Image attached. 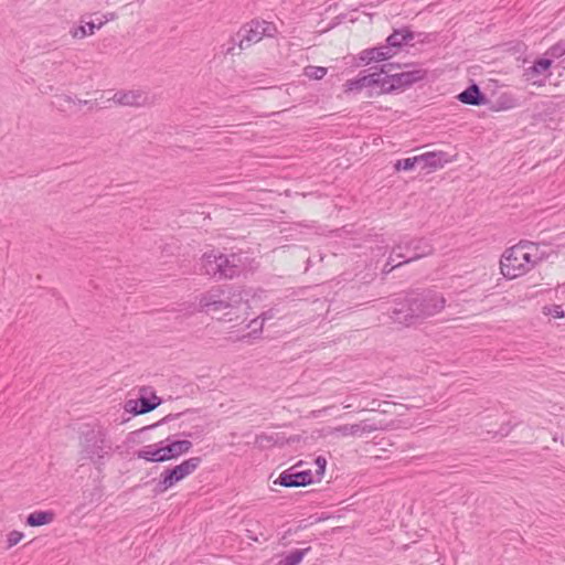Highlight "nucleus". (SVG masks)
<instances>
[{"label":"nucleus","instance_id":"obj_4","mask_svg":"<svg viewBox=\"0 0 565 565\" xmlns=\"http://www.w3.org/2000/svg\"><path fill=\"white\" fill-rule=\"evenodd\" d=\"M434 250L430 242L424 237L403 236L393 247V254L404 264L415 262L430 255Z\"/></svg>","mask_w":565,"mask_h":565},{"label":"nucleus","instance_id":"obj_18","mask_svg":"<svg viewBox=\"0 0 565 565\" xmlns=\"http://www.w3.org/2000/svg\"><path fill=\"white\" fill-rule=\"evenodd\" d=\"M458 99L467 105L480 106L484 103V96L481 94L478 85L472 84L458 95Z\"/></svg>","mask_w":565,"mask_h":565},{"label":"nucleus","instance_id":"obj_33","mask_svg":"<svg viewBox=\"0 0 565 565\" xmlns=\"http://www.w3.org/2000/svg\"><path fill=\"white\" fill-rule=\"evenodd\" d=\"M396 259L397 258H396L395 254H393V252H392L386 264L384 265V268H383L384 274H388L393 269H395L404 264L403 260H399L398 263L394 264Z\"/></svg>","mask_w":565,"mask_h":565},{"label":"nucleus","instance_id":"obj_10","mask_svg":"<svg viewBox=\"0 0 565 565\" xmlns=\"http://www.w3.org/2000/svg\"><path fill=\"white\" fill-rule=\"evenodd\" d=\"M382 428L380 423H376L372 419H364L360 423L355 424H345L340 425L333 428H330L328 435L330 436H340V437H362L366 434H371Z\"/></svg>","mask_w":565,"mask_h":565},{"label":"nucleus","instance_id":"obj_17","mask_svg":"<svg viewBox=\"0 0 565 565\" xmlns=\"http://www.w3.org/2000/svg\"><path fill=\"white\" fill-rule=\"evenodd\" d=\"M393 54L394 53L391 51L388 46H379L362 51L360 54V60L369 64L371 62L385 61L392 57Z\"/></svg>","mask_w":565,"mask_h":565},{"label":"nucleus","instance_id":"obj_40","mask_svg":"<svg viewBox=\"0 0 565 565\" xmlns=\"http://www.w3.org/2000/svg\"><path fill=\"white\" fill-rule=\"evenodd\" d=\"M350 407H351V404L344 405V408H350Z\"/></svg>","mask_w":565,"mask_h":565},{"label":"nucleus","instance_id":"obj_9","mask_svg":"<svg viewBox=\"0 0 565 565\" xmlns=\"http://www.w3.org/2000/svg\"><path fill=\"white\" fill-rule=\"evenodd\" d=\"M386 70L382 66L380 71L370 74L361 73L356 78L347 81L345 92H361L364 88L370 89V96L373 94L386 93L384 89V73Z\"/></svg>","mask_w":565,"mask_h":565},{"label":"nucleus","instance_id":"obj_3","mask_svg":"<svg viewBox=\"0 0 565 565\" xmlns=\"http://www.w3.org/2000/svg\"><path fill=\"white\" fill-rule=\"evenodd\" d=\"M244 302V291L241 289L213 287L199 298V309L206 312H221L238 308Z\"/></svg>","mask_w":565,"mask_h":565},{"label":"nucleus","instance_id":"obj_35","mask_svg":"<svg viewBox=\"0 0 565 565\" xmlns=\"http://www.w3.org/2000/svg\"><path fill=\"white\" fill-rule=\"evenodd\" d=\"M316 465H317V467H318L317 472H318L319 475H323V473H324V469H326V465H327L326 459H324V458H322V457H318V458L316 459Z\"/></svg>","mask_w":565,"mask_h":565},{"label":"nucleus","instance_id":"obj_37","mask_svg":"<svg viewBox=\"0 0 565 565\" xmlns=\"http://www.w3.org/2000/svg\"><path fill=\"white\" fill-rule=\"evenodd\" d=\"M138 405V401L130 399L127 402L126 409L130 412V408H139Z\"/></svg>","mask_w":565,"mask_h":565},{"label":"nucleus","instance_id":"obj_7","mask_svg":"<svg viewBox=\"0 0 565 565\" xmlns=\"http://www.w3.org/2000/svg\"><path fill=\"white\" fill-rule=\"evenodd\" d=\"M111 448L107 430L104 427H98L86 436L83 452L92 461H98L109 455Z\"/></svg>","mask_w":565,"mask_h":565},{"label":"nucleus","instance_id":"obj_29","mask_svg":"<svg viewBox=\"0 0 565 565\" xmlns=\"http://www.w3.org/2000/svg\"><path fill=\"white\" fill-rule=\"evenodd\" d=\"M419 166L418 157H412V158H405L402 160H397L394 168L396 171H409L413 170L415 167Z\"/></svg>","mask_w":565,"mask_h":565},{"label":"nucleus","instance_id":"obj_32","mask_svg":"<svg viewBox=\"0 0 565 565\" xmlns=\"http://www.w3.org/2000/svg\"><path fill=\"white\" fill-rule=\"evenodd\" d=\"M548 53L552 57L559 58L565 55V40H559L550 47Z\"/></svg>","mask_w":565,"mask_h":565},{"label":"nucleus","instance_id":"obj_5","mask_svg":"<svg viewBox=\"0 0 565 565\" xmlns=\"http://www.w3.org/2000/svg\"><path fill=\"white\" fill-rule=\"evenodd\" d=\"M277 29L274 23L267 21H250L241 28L237 32L238 46L245 50L255 43H258L264 36L271 38Z\"/></svg>","mask_w":565,"mask_h":565},{"label":"nucleus","instance_id":"obj_13","mask_svg":"<svg viewBox=\"0 0 565 565\" xmlns=\"http://www.w3.org/2000/svg\"><path fill=\"white\" fill-rule=\"evenodd\" d=\"M218 257H222V254L214 249L205 252L200 259V273L217 279L221 270Z\"/></svg>","mask_w":565,"mask_h":565},{"label":"nucleus","instance_id":"obj_38","mask_svg":"<svg viewBox=\"0 0 565 565\" xmlns=\"http://www.w3.org/2000/svg\"><path fill=\"white\" fill-rule=\"evenodd\" d=\"M87 104H88V100H82V99L76 100V105H87Z\"/></svg>","mask_w":565,"mask_h":565},{"label":"nucleus","instance_id":"obj_12","mask_svg":"<svg viewBox=\"0 0 565 565\" xmlns=\"http://www.w3.org/2000/svg\"><path fill=\"white\" fill-rule=\"evenodd\" d=\"M313 482L311 470H298V466H294L280 473L275 483L282 487H305Z\"/></svg>","mask_w":565,"mask_h":565},{"label":"nucleus","instance_id":"obj_23","mask_svg":"<svg viewBox=\"0 0 565 565\" xmlns=\"http://www.w3.org/2000/svg\"><path fill=\"white\" fill-rule=\"evenodd\" d=\"M443 156H444L443 152H439V153L426 152V153L419 154V156H417L419 167L422 169H425V168L436 169V168L443 167V159H441Z\"/></svg>","mask_w":565,"mask_h":565},{"label":"nucleus","instance_id":"obj_19","mask_svg":"<svg viewBox=\"0 0 565 565\" xmlns=\"http://www.w3.org/2000/svg\"><path fill=\"white\" fill-rule=\"evenodd\" d=\"M275 316H276V311H275L274 308H271V309L260 313L257 318L252 320V324H258V328L252 330V332H249L247 334L242 335L239 338V340L241 341H247V339H249V338H254V339L259 338L262 332H263V328H264L265 321L275 318Z\"/></svg>","mask_w":565,"mask_h":565},{"label":"nucleus","instance_id":"obj_21","mask_svg":"<svg viewBox=\"0 0 565 565\" xmlns=\"http://www.w3.org/2000/svg\"><path fill=\"white\" fill-rule=\"evenodd\" d=\"M52 511H35L28 515L26 524L30 526H41L51 523L54 520Z\"/></svg>","mask_w":565,"mask_h":565},{"label":"nucleus","instance_id":"obj_6","mask_svg":"<svg viewBox=\"0 0 565 565\" xmlns=\"http://www.w3.org/2000/svg\"><path fill=\"white\" fill-rule=\"evenodd\" d=\"M201 459L192 457L172 469H166L161 473V480L157 484V492L162 493L172 488L175 483L193 473L200 466Z\"/></svg>","mask_w":565,"mask_h":565},{"label":"nucleus","instance_id":"obj_28","mask_svg":"<svg viewBox=\"0 0 565 565\" xmlns=\"http://www.w3.org/2000/svg\"><path fill=\"white\" fill-rule=\"evenodd\" d=\"M327 72L326 67L315 65H309L303 70V74L310 79H321L327 75Z\"/></svg>","mask_w":565,"mask_h":565},{"label":"nucleus","instance_id":"obj_24","mask_svg":"<svg viewBox=\"0 0 565 565\" xmlns=\"http://www.w3.org/2000/svg\"><path fill=\"white\" fill-rule=\"evenodd\" d=\"M104 25V22H86L85 25H81L71 30V35L74 39H84L87 35H93L96 30H99Z\"/></svg>","mask_w":565,"mask_h":565},{"label":"nucleus","instance_id":"obj_27","mask_svg":"<svg viewBox=\"0 0 565 565\" xmlns=\"http://www.w3.org/2000/svg\"><path fill=\"white\" fill-rule=\"evenodd\" d=\"M55 106L61 111L72 110L73 106H76V100L70 95L56 96Z\"/></svg>","mask_w":565,"mask_h":565},{"label":"nucleus","instance_id":"obj_25","mask_svg":"<svg viewBox=\"0 0 565 565\" xmlns=\"http://www.w3.org/2000/svg\"><path fill=\"white\" fill-rule=\"evenodd\" d=\"M311 548L306 547L302 550H294L287 555H285L279 562L278 565H299L303 557L309 553Z\"/></svg>","mask_w":565,"mask_h":565},{"label":"nucleus","instance_id":"obj_41","mask_svg":"<svg viewBox=\"0 0 565 565\" xmlns=\"http://www.w3.org/2000/svg\"><path fill=\"white\" fill-rule=\"evenodd\" d=\"M157 426H158V424H153V425L149 426V428L157 427Z\"/></svg>","mask_w":565,"mask_h":565},{"label":"nucleus","instance_id":"obj_36","mask_svg":"<svg viewBox=\"0 0 565 565\" xmlns=\"http://www.w3.org/2000/svg\"><path fill=\"white\" fill-rule=\"evenodd\" d=\"M115 19H116V14L114 12H109V13L104 14V19L100 20L99 22H104V24H105L108 21H113Z\"/></svg>","mask_w":565,"mask_h":565},{"label":"nucleus","instance_id":"obj_34","mask_svg":"<svg viewBox=\"0 0 565 565\" xmlns=\"http://www.w3.org/2000/svg\"><path fill=\"white\" fill-rule=\"evenodd\" d=\"M23 539V533L19 531H11L8 534V547L17 545Z\"/></svg>","mask_w":565,"mask_h":565},{"label":"nucleus","instance_id":"obj_2","mask_svg":"<svg viewBox=\"0 0 565 565\" xmlns=\"http://www.w3.org/2000/svg\"><path fill=\"white\" fill-rule=\"evenodd\" d=\"M541 260L542 254L537 244L521 241L519 244L507 249L502 255L500 262L501 273L504 277L514 279L530 271Z\"/></svg>","mask_w":565,"mask_h":565},{"label":"nucleus","instance_id":"obj_16","mask_svg":"<svg viewBox=\"0 0 565 565\" xmlns=\"http://www.w3.org/2000/svg\"><path fill=\"white\" fill-rule=\"evenodd\" d=\"M551 61L547 58L537 60L532 66L527 67L524 72L526 81L532 82L533 85L541 86L542 81L537 79V76L544 74L551 67Z\"/></svg>","mask_w":565,"mask_h":565},{"label":"nucleus","instance_id":"obj_8","mask_svg":"<svg viewBox=\"0 0 565 565\" xmlns=\"http://www.w3.org/2000/svg\"><path fill=\"white\" fill-rule=\"evenodd\" d=\"M386 70L384 73L385 86L384 89L386 93L394 89H402L406 86H409L425 77V71L423 70H412L405 71L401 73H392L398 66L388 63L383 65Z\"/></svg>","mask_w":565,"mask_h":565},{"label":"nucleus","instance_id":"obj_15","mask_svg":"<svg viewBox=\"0 0 565 565\" xmlns=\"http://www.w3.org/2000/svg\"><path fill=\"white\" fill-rule=\"evenodd\" d=\"M113 100L122 106L140 107L146 103V96L138 90L118 92L114 95Z\"/></svg>","mask_w":565,"mask_h":565},{"label":"nucleus","instance_id":"obj_39","mask_svg":"<svg viewBox=\"0 0 565 565\" xmlns=\"http://www.w3.org/2000/svg\"><path fill=\"white\" fill-rule=\"evenodd\" d=\"M248 328H253V330H254V329L258 328V324H252V321H250L249 324H248Z\"/></svg>","mask_w":565,"mask_h":565},{"label":"nucleus","instance_id":"obj_14","mask_svg":"<svg viewBox=\"0 0 565 565\" xmlns=\"http://www.w3.org/2000/svg\"><path fill=\"white\" fill-rule=\"evenodd\" d=\"M163 452V460L168 461L171 459H175L183 454H186L192 448V443L190 440H173L167 439L164 441H160Z\"/></svg>","mask_w":565,"mask_h":565},{"label":"nucleus","instance_id":"obj_20","mask_svg":"<svg viewBox=\"0 0 565 565\" xmlns=\"http://www.w3.org/2000/svg\"><path fill=\"white\" fill-rule=\"evenodd\" d=\"M137 457L149 462H163L161 443L145 446L137 452Z\"/></svg>","mask_w":565,"mask_h":565},{"label":"nucleus","instance_id":"obj_30","mask_svg":"<svg viewBox=\"0 0 565 565\" xmlns=\"http://www.w3.org/2000/svg\"><path fill=\"white\" fill-rule=\"evenodd\" d=\"M255 443L262 448L270 447L271 445L277 443V437L274 435L263 433L256 436Z\"/></svg>","mask_w":565,"mask_h":565},{"label":"nucleus","instance_id":"obj_1","mask_svg":"<svg viewBox=\"0 0 565 565\" xmlns=\"http://www.w3.org/2000/svg\"><path fill=\"white\" fill-rule=\"evenodd\" d=\"M446 299L435 291L412 292L405 299L403 308L395 309L392 315L394 322L412 326L439 313Z\"/></svg>","mask_w":565,"mask_h":565},{"label":"nucleus","instance_id":"obj_26","mask_svg":"<svg viewBox=\"0 0 565 565\" xmlns=\"http://www.w3.org/2000/svg\"><path fill=\"white\" fill-rule=\"evenodd\" d=\"M138 403L139 408H130V412L134 413L135 415L146 414L153 411L160 404V398L153 395V401H151L142 396L138 399Z\"/></svg>","mask_w":565,"mask_h":565},{"label":"nucleus","instance_id":"obj_11","mask_svg":"<svg viewBox=\"0 0 565 565\" xmlns=\"http://www.w3.org/2000/svg\"><path fill=\"white\" fill-rule=\"evenodd\" d=\"M218 259L221 262V270L217 279H232L247 268V256L243 253L222 254V257H218Z\"/></svg>","mask_w":565,"mask_h":565},{"label":"nucleus","instance_id":"obj_22","mask_svg":"<svg viewBox=\"0 0 565 565\" xmlns=\"http://www.w3.org/2000/svg\"><path fill=\"white\" fill-rule=\"evenodd\" d=\"M414 39V35L407 29L394 31L387 39V45L391 50L393 47H401L403 43H406Z\"/></svg>","mask_w":565,"mask_h":565},{"label":"nucleus","instance_id":"obj_31","mask_svg":"<svg viewBox=\"0 0 565 565\" xmlns=\"http://www.w3.org/2000/svg\"><path fill=\"white\" fill-rule=\"evenodd\" d=\"M543 312H544V315L552 316L555 319L565 317V312H564L562 306H559V305L546 306L543 308Z\"/></svg>","mask_w":565,"mask_h":565}]
</instances>
